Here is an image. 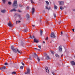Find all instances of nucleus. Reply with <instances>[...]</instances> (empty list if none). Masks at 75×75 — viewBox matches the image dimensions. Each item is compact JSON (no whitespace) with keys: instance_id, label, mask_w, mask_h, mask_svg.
Segmentation results:
<instances>
[{"instance_id":"f257e3e1","label":"nucleus","mask_w":75,"mask_h":75,"mask_svg":"<svg viewBox=\"0 0 75 75\" xmlns=\"http://www.w3.org/2000/svg\"><path fill=\"white\" fill-rule=\"evenodd\" d=\"M30 38L32 39H33V38H34L33 41L34 42H36V43H38V42H39V41H38V40L36 38H35V37L34 36V35H33L32 36H30Z\"/></svg>"},{"instance_id":"f03ea898","label":"nucleus","mask_w":75,"mask_h":75,"mask_svg":"<svg viewBox=\"0 0 75 75\" xmlns=\"http://www.w3.org/2000/svg\"><path fill=\"white\" fill-rule=\"evenodd\" d=\"M12 51H13L15 53H17V52H18V53L21 54V52H22L21 51L18 50V49H13Z\"/></svg>"},{"instance_id":"7ed1b4c3","label":"nucleus","mask_w":75,"mask_h":75,"mask_svg":"<svg viewBox=\"0 0 75 75\" xmlns=\"http://www.w3.org/2000/svg\"><path fill=\"white\" fill-rule=\"evenodd\" d=\"M50 36L52 38H55V35L54 33H51Z\"/></svg>"},{"instance_id":"20e7f679","label":"nucleus","mask_w":75,"mask_h":75,"mask_svg":"<svg viewBox=\"0 0 75 75\" xmlns=\"http://www.w3.org/2000/svg\"><path fill=\"white\" fill-rule=\"evenodd\" d=\"M15 6H18V5H17V1H14V3L13 5V7H14Z\"/></svg>"},{"instance_id":"39448f33","label":"nucleus","mask_w":75,"mask_h":75,"mask_svg":"<svg viewBox=\"0 0 75 75\" xmlns=\"http://www.w3.org/2000/svg\"><path fill=\"white\" fill-rule=\"evenodd\" d=\"M30 69L29 68H28L27 69V72H25V74H30Z\"/></svg>"},{"instance_id":"423d86ee","label":"nucleus","mask_w":75,"mask_h":75,"mask_svg":"<svg viewBox=\"0 0 75 75\" xmlns=\"http://www.w3.org/2000/svg\"><path fill=\"white\" fill-rule=\"evenodd\" d=\"M62 50V46H60L59 47V52H61Z\"/></svg>"},{"instance_id":"0eeeda50","label":"nucleus","mask_w":75,"mask_h":75,"mask_svg":"<svg viewBox=\"0 0 75 75\" xmlns=\"http://www.w3.org/2000/svg\"><path fill=\"white\" fill-rule=\"evenodd\" d=\"M64 1H61L59 2V4L60 5V6H62V5H64Z\"/></svg>"},{"instance_id":"6e6552de","label":"nucleus","mask_w":75,"mask_h":75,"mask_svg":"<svg viewBox=\"0 0 75 75\" xmlns=\"http://www.w3.org/2000/svg\"><path fill=\"white\" fill-rule=\"evenodd\" d=\"M46 69V72H47V73H48V74L49 73L50 71H49V70H48V69L47 67H45Z\"/></svg>"},{"instance_id":"1a4fd4ad","label":"nucleus","mask_w":75,"mask_h":75,"mask_svg":"<svg viewBox=\"0 0 75 75\" xmlns=\"http://www.w3.org/2000/svg\"><path fill=\"white\" fill-rule=\"evenodd\" d=\"M8 26H9V27H12V25H11V24L10 22H9L8 23Z\"/></svg>"},{"instance_id":"9d476101","label":"nucleus","mask_w":75,"mask_h":75,"mask_svg":"<svg viewBox=\"0 0 75 75\" xmlns=\"http://www.w3.org/2000/svg\"><path fill=\"white\" fill-rule=\"evenodd\" d=\"M26 17L27 19L28 20H29L30 19V15L28 14H27L26 15Z\"/></svg>"},{"instance_id":"9b49d317","label":"nucleus","mask_w":75,"mask_h":75,"mask_svg":"<svg viewBox=\"0 0 75 75\" xmlns=\"http://www.w3.org/2000/svg\"><path fill=\"white\" fill-rule=\"evenodd\" d=\"M35 11V9H34V8H32V14H34V13Z\"/></svg>"},{"instance_id":"f8f14e48","label":"nucleus","mask_w":75,"mask_h":75,"mask_svg":"<svg viewBox=\"0 0 75 75\" xmlns=\"http://www.w3.org/2000/svg\"><path fill=\"white\" fill-rule=\"evenodd\" d=\"M71 64L73 65H75V63L74 61H72L71 62Z\"/></svg>"},{"instance_id":"ddd939ff","label":"nucleus","mask_w":75,"mask_h":75,"mask_svg":"<svg viewBox=\"0 0 75 75\" xmlns=\"http://www.w3.org/2000/svg\"><path fill=\"white\" fill-rule=\"evenodd\" d=\"M17 10L16 9H15V8H14L13 9H12L10 11L11 12H12V11H16Z\"/></svg>"},{"instance_id":"4468645a","label":"nucleus","mask_w":75,"mask_h":75,"mask_svg":"<svg viewBox=\"0 0 75 75\" xmlns=\"http://www.w3.org/2000/svg\"><path fill=\"white\" fill-rule=\"evenodd\" d=\"M1 68H2V70H3V69H6V67L5 66L2 67H1Z\"/></svg>"},{"instance_id":"2eb2a0df","label":"nucleus","mask_w":75,"mask_h":75,"mask_svg":"<svg viewBox=\"0 0 75 75\" xmlns=\"http://www.w3.org/2000/svg\"><path fill=\"white\" fill-rule=\"evenodd\" d=\"M11 49H12V51L14 49V47H13V46H11Z\"/></svg>"},{"instance_id":"dca6fc26","label":"nucleus","mask_w":75,"mask_h":75,"mask_svg":"<svg viewBox=\"0 0 75 75\" xmlns=\"http://www.w3.org/2000/svg\"><path fill=\"white\" fill-rule=\"evenodd\" d=\"M40 32L41 35H42V31L41 30H40Z\"/></svg>"},{"instance_id":"f3484780","label":"nucleus","mask_w":75,"mask_h":75,"mask_svg":"<svg viewBox=\"0 0 75 75\" xmlns=\"http://www.w3.org/2000/svg\"><path fill=\"white\" fill-rule=\"evenodd\" d=\"M27 31H28V30L27 29H25L24 30V33H25V32H27Z\"/></svg>"},{"instance_id":"a211bd4d","label":"nucleus","mask_w":75,"mask_h":75,"mask_svg":"<svg viewBox=\"0 0 75 75\" xmlns=\"http://www.w3.org/2000/svg\"><path fill=\"white\" fill-rule=\"evenodd\" d=\"M34 49L35 50V51H36V50H38V51H41V50L37 49V48H34Z\"/></svg>"},{"instance_id":"6ab92c4d","label":"nucleus","mask_w":75,"mask_h":75,"mask_svg":"<svg viewBox=\"0 0 75 75\" xmlns=\"http://www.w3.org/2000/svg\"><path fill=\"white\" fill-rule=\"evenodd\" d=\"M1 12L2 13H5V12H6V10H2L1 11Z\"/></svg>"},{"instance_id":"aec40b11","label":"nucleus","mask_w":75,"mask_h":75,"mask_svg":"<svg viewBox=\"0 0 75 75\" xmlns=\"http://www.w3.org/2000/svg\"><path fill=\"white\" fill-rule=\"evenodd\" d=\"M57 8H58V7L55 5L54 6V9H57Z\"/></svg>"},{"instance_id":"412c9836","label":"nucleus","mask_w":75,"mask_h":75,"mask_svg":"<svg viewBox=\"0 0 75 75\" xmlns=\"http://www.w3.org/2000/svg\"><path fill=\"white\" fill-rule=\"evenodd\" d=\"M60 9L61 10H63V7L62 6H61L60 7Z\"/></svg>"},{"instance_id":"4be33fe9","label":"nucleus","mask_w":75,"mask_h":75,"mask_svg":"<svg viewBox=\"0 0 75 75\" xmlns=\"http://www.w3.org/2000/svg\"><path fill=\"white\" fill-rule=\"evenodd\" d=\"M2 1L3 3H6V0H2Z\"/></svg>"},{"instance_id":"5701e85b","label":"nucleus","mask_w":75,"mask_h":75,"mask_svg":"<svg viewBox=\"0 0 75 75\" xmlns=\"http://www.w3.org/2000/svg\"><path fill=\"white\" fill-rule=\"evenodd\" d=\"M45 2L47 4H49V2H48V1H45Z\"/></svg>"},{"instance_id":"b1692460","label":"nucleus","mask_w":75,"mask_h":75,"mask_svg":"<svg viewBox=\"0 0 75 75\" xmlns=\"http://www.w3.org/2000/svg\"><path fill=\"white\" fill-rule=\"evenodd\" d=\"M8 3L9 5H10L11 4V2L10 1H9L8 2Z\"/></svg>"},{"instance_id":"393cba45","label":"nucleus","mask_w":75,"mask_h":75,"mask_svg":"<svg viewBox=\"0 0 75 75\" xmlns=\"http://www.w3.org/2000/svg\"><path fill=\"white\" fill-rule=\"evenodd\" d=\"M37 59L38 61V62H40V59L38 57L37 58Z\"/></svg>"},{"instance_id":"a878e982","label":"nucleus","mask_w":75,"mask_h":75,"mask_svg":"<svg viewBox=\"0 0 75 75\" xmlns=\"http://www.w3.org/2000/svg\"><path fill=\"white\" fill-rule=\"evenodd\" d=\"M12 74H16V73L15 71H13L12 73Z\"/></svg>"},{"instance_id":"bb28decb","label":"nucleus","mask_w":75,"mask_h":75,"mask_svg":"<svg viewBox=\"0 0 75 75\" xmlns=\"http://www.w3.org/2000/svg\"><path fill=\"white\" fill-rule=\"evenodd\" d=\"M51 52L52 54H54V52L52 51H51Z\"/></svg>"},{"instance_id":"cd10ccee","label":"nucleus","mask_w":75,"mask_h":75,"mask_svg":"<svg viewBox=\"0 0 75 75\" xmlns=\"http://www.w3.org/2000/svg\"><path fill=\"white\" fill-rule=\"evenodd\" d=\"M55 56L57 57L59 56L58 55V54H55Z\"/></svg>"},{"instance_id":"c85d7f7f","label":"nucleus","mask_w":75,"mask_h":75,"mask_svg":"<svg viewBox=\"0 0 75 75\" xmlns=\"http://www.w3.org/2000/svg\"><path fill=\"white\" fill-rule=\"evenodd\" d=\"M20 22H21V21H16V23H20Z\"/></svg>"},{"instance_id":"c756f323","label":"nucleus","mask_w":75,"mask_h":75,"mask_svg":"<svg viewBox=\"0 0 75 75\" xmlns=\"http://www.w3.org/2000/svg\"><path fill=\"white\" fill-rule=\"evenodd\" d=\"M20 69H23V67L22 66H21L20 67Z\"/></svg>"},{"instance_id":"7c9ffc66","label":"nucleus","mask_w":75,"mask_h":75,"mask_svg":"<svg viewBox=\"0 0 75 75\" xmlns=\"http://www.w3.org/2000/svg\"><path fill=\"white\" fill-rule=\"evenodd\" d=\"M38 47L40 48V49H41V46H39Z\"/></svg>"},{"instance_id":"2f4dec72","label":"nucleus","mask_w":75,"mask_h":75,"mask_svg":"<svg viewBox=\"0 0 75 75\" xmlns=\"http://www.w3.org/2000/svg\"><path fill=\"white\" fill-rule=\"evenodd\" d=\"M47 59H50V57L49 56L47 57Z\"/></svg>"},{"instance_id":"473e14b6","label":"nucleus","mask_w":75,"mask_h":75,"mask_svg":"<svg viewBox=\"0 0 75 75\" xmlns=\"http://www.w3.org/2000/svg\"><path fill=\"white\" fill-rule=\"evenodd\" d=\"M45 8H46V9H48V10H49V9H50V8H48V7H47V6H46Z\"/></svg>"},{"instance_id":"72a5a7b5","label":"nucleus","mask_w":75,"mask_h":75,"mask_svg":"<svg viewBox=\"0 0 75 75\" xmlns=\"http://www.w3.org/2000/svg\"><path fill=\"white\" fill-rule=\"evenodd\" d=\"M18 12H19L20 13L21 12V11H20V10H18Z\"/></svg>"},{"instance_id":"f704fd0d","label":"nucleus","mask_w":75,"mask_h":75,"mask_svg":"<svg viewBox=\"0 0 75 75\" xmlns=\"http://www.w3.org/2000/svg\"><path fill=\"white\" fill-rule=\"evenodd\" d=\"M48 37H47L45 39L46 40H48Z\"/></svg>"},{"instance_id":"c9c22d12","label":"nucleus","mask_w":75,"mask_h":75,"mask_svg":"<svg viewBox=\"0 0 75 75\" xmlns=\"http://www.w3.org/2000/svg\"><path fill=\"white\" fill-rule=\"evenodd\" d=\"M5 65H8V64L7 63H5Z\"/></svg>"},{"instance_id":"e433bc0d","label":"nucleus","mask_w":75,"mask_h":75,"mask_svg":"<svg viewBox=\"0 0 75 75\" xmlns=\"http://www.w3.org/2000/svg\"><path fill=\"white\" fill-rule=\"evenodd\" d=\"M54 17H56V15L55 13H54Z\"/></svg>"},{"instance_id":"4c0bfd02","label":"nucleus","mask_w":75,"mask_h":75,"mask_svg":"<svg viewBox=\"0 0 75 75\" xmlns=\"http://www.w3.org/2000/svg\"><path fill=\"white\" fill-rule=\"evenodd\" d=\"M31 3L32 4H34V2L33 1H31Z\"/></svg>"},{"instance_id":"58836bf2","label":"nucleus","mask_w":75,"mask_h":75,"mask_svg":"<svg viewBox=\"0 0 75 75\" xmlns=\"http://www.w3.org/2000/svg\"><path fill=\"white\" fill-rule=\"evenodd\" d=\"M29 59H30V60H31V57H30L29 58Z\"/></svg>"},{"instance_id":"ea45409f","label":"nucleus","mask_w":75,"mask_h":75,"mask_svg":"<svg viewBox=\"0 0 75 75\" xmlns=\"http://www.w3.org/2000/svg\"><path fill=\"white\" fill-rule=\"evenodd\" d=\"M21 64H22V65H24V63L22 62Z\"/></svg>"},{"instance_id":"a19ab883","label":"nucleus","mask_w":75,"mask_h":75,"mask_svg":"<svg viewBox=\"0 0 75 75\" xmlns=\"http://www.w3.org/2000/svg\"><path fill=\"white\" fill-rule=\"evenodd\" d=\"M19 6L20 7H22V5L21 4H20V5H19Z\"/></svg>"},{"instance_id":"79ce46f5","label":"nucleus","mask_w":75,"mask_h":75,"mask_svg":"<svg viewBox=\"0 0 75 75\" xmlns=\"http://www.w3.org/2000/svg\"><path fill=\"white\" fill-rule=\"evenodd\" d=\"M63 56H64V55L63 54H62L61 55V57H63Z\"/></svg>"},{"instance_id":"37998d69","label":"nucleus","mask_w":75,"mask_h":75,"mask_svg":"<svg viewBox=\"0 0 75 75\" xmlns=\"http://www.w3.org/2000/svg\"><path fill=\"white\" fill-rule=\"evenodd\" d=\"M18 17H20V15H18Z\"/></svg>"},{"instance_id":"c03bdc74","label":"nucleus","mask_w":75,"mask_h":75,"mask_svg":"<svg viewBox=\"0 0 75 75\" xmlns=\"http://www.w3.org/2000/svg\"><path fill=\"white\" fill-rule=\"evenodd\" d=\"M74 30H75V29H72V31H73V32H74Z\"/></svg>"},{"instance_id":"a18cd8bd","label":"nucleus","mask_w":75,"mask_h":75,"mask_svg":"<svg viewBox=\"0 0 75 75\" xmlns=\"http://www.w3.org/2000/svg\"><path fill=\"white\" fill-rule=\"evenodd\" d=\"M33 27H35V25H32Z\"/></svg>"},{"instance_id":"49530a36","label":"nucleus","mask_w":75,"mask_h":75,"mask_svg":"<svg viewBox=\"0 0 75 75\" xmlns=\"http://www.w3.org/2000/svg\"><path fill=\"white\" fill-rule=\"evenodd\" d=\"M34 54H35V55H36V56L37 55V54H36V53H34Z\"/></svg>"},{"instance_id":"de8ad7c7","label":"nucleus","mask_w":75,"mask_h":75,"mask_svg":"<svg viewBox=\"0 0 75 75\" xmlns=\"http://www.w3.org/2000/svg\"><path fill=\"white\" fill-rule=\"evenodd\" d=\"M0 70H1V71H2V69L1 67L0 68Z\"/></svg>"},{"instance_id":"09e8293b","label":"nucleus","mask_w":75,"mask_h":75,"mask_svg":"<svg viewBox=\"0 0 75 75\" xmlns=\"http://www.w3.org/2000/svg\"><path fill=\"white\" fill-rule=\"evenodd\" d=\"M27 9H29V7H27Z\"/></svg>"},{"instance_id":"8fccbe9b","label":"nucleus","mask_w":75,"mask_h":75,"mask_svg":"<svg viewBox=\"0 0 75 75\" xmlns=\"http://www.w3.org/2000/svg\"><path fill=\"white\" fill-rule=\"evenodd\" d=\"M23 43H21V44L22 45H23Z\"/></svg>"},{"instance_id":"3c124183","label":"nucleus","mask_w":75,"mask_h":75,"mask_svg":"<svg viewBox=\"0 0 75 75\" xmlns=\"http://www.w3.org/2000/svg\"><path fill=\"white\" fill-rule=\"evenodd\" d=\"M61 34H62V32H61Z\"/></svg>"},{"instance_id":"603ef678","label":"nucleus","mask_w":75,"mask_h":75,"mask_svg":"<svg viewBox=\"0 0 75 75\" xmlns=\"http://www.w3.org/2000/svg\"><path fill=\"white\" fill-rule=\"evenodd\" d=\"M43 43H44V44L45 43V42H44V41H43Z\"/></svg>"},{"instance_id":"864d4df0","label":"nucleus","mask_w":75,"mask_h":75,"mask_svg":"<svg viewBox=\"0 0 75 75\" xmlns=\"http://www.w3.org/2000/svg\"><path fill=\"white\" fill-rule=\"evenodd\" d=\"M61 21H60V22H59V23H61Z\"/></svg>"},{"instance_id":"5fc2aeb1","label":"nucleus","mask_w":75,"mask_h":75,"mask_svg":"<svg viewBox=\"0 0 75 75\" xmlns=\"http://www.w3.org/2000/svg\"><path fill=\"white\" fill-rule=\"evenodd\" d=\"M73 11H75V9L73 10Z\"/></svg>"},{"instance_id":"6e6d98bb","label":"nucleus","mask_w":75,"mask_h":75,"mask_svg":"<svg viewBox=\"0 0 75 75\" xmlns=\"http://www.w3.org/2000/svg\"><path fill=\"white\" fill-rule=\"evenodd\" d=\"M31 1H33V0H30Z\"/></svg>"},{"instance_id":"4d7b16f0","label":"nucleus","mask_w":75,"mask_h":75,"mask_svg":"<svg viewBox=\"0 0 75 75\" xmlns=\"http://www.w3.org/2000/svg\"><path fill=\"white\" fill-rule=\"evenodd\" d=\"M74 58H75V56H74Z\"/></svg>"},{"instance_id":"13d9d810","label":"nucleus","mask_w":75,"mask_h":75,"mask_svg":"<svg viewBox=\"0 0 75 75\" xmlns=\"http://www.w3.org/2000/svg\"><path fill=\"white\" fill-rule=\"evenodd\" d=\"M47 24L48 23V22H47Z\"/></svg>"},{"instance_id":"bf43d9fd","label":"nucleus","mask_w":75,"mask_h":75,"mask_svg":"<svg viewBox=\"0 0 75 75\" xmlns=\"http://www.w3.org/2000/svg\"><path fill=\"white\" fill-rule=\"evenodd\" d=\"M52 74H53V75H54V73H52Z\"/></svg>"},{"instance_id":"052dcab7","label":"nucleus","mask_w":75,"mask_h":75,"mask_svg":"<svg viewBox=\"0 0 75 75\" xmlns=\"http://www.w3.org/2000/svg\"><path fill=\"white\" fill-rule=\"evenodd\" d=\"M64 8H65L66 7H65V6H64Z\"/></svg>"},{"instance_id":"680f3d73","label":"nucleus","mask_w":75,"mask_h":75,"mask_svg":"<svg viewBox=\"0 0 75 75\" xmlns=\"http://www.w3.org/2000/svg\"><path fill=\"white\" fill-rule=\"evenodd\" d=\"M64 8H63V9Z\"/></svg>"}]
</instances>
